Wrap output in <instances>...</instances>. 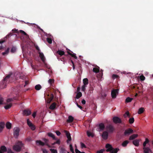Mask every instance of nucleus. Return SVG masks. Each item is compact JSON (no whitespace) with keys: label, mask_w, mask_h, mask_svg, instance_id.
I'll return each mask as SVG.
<instances>
[{"label":"nucleus","mask_w":153,"mask_h":153,"mask_svg":"<svg viewBox=\"0 0 153 153\" xmlns=\"http://www.w3.org/2000/svg\"><path fill=\"white\" fill-rule=\"evenodd\" d=\"M42 150L43 153H48V151L46 149H42Z\"/></svg>","instance_id":"nucleus-60"},{"label":"nucleus","mask_w":153,"mask_h":153,"mask_svg":"<svg viewBox=\"0 0 153 153\" xmlns=\"http://www.w3.org/2000/svg\"><path fill=\"white\" fill-rule=\"evenodd\" d=\"M149 141L148 138H146L145 141L143 142V147H146V144L148 143H149Z\"/></svg>","instance_id":"nucleus-22"},{"label":"nucleus","mask_w":153,"mask_h":153,"mask_svg":"<svg viewBox=\"0 0 153 153\" xmlns=\"http://www.w3.org/2000/svg\"><path fill=\"white\" fill-rule=\"evenodd\" d=\"M119 150L120 149L119 148L114 149L113 148V149L111 150V153H117Z\"/></svg>","instance_id":"nucleus-29"},{"label":"nucleus","mask_w":153,"mask_h":153,"mask_svg":"<svg viewBox=\"0 0 153 153\" xmlns=\"http://www.w3.org/2000/svg\"><path fill=\"white\" fill-rule=\"evenodd\" d=\"M128 143L129 141L128 140L125 141L123 143L122 145L123 147H126V146Z\"/></svg>","instance_id":"nucleus-36"},{"label":"nucleus","mask_w":153,"mask_h":153,"mask_svg":"<svg viewBox=\"0 0 153 153\" xmlns=\"http://www.w3.org/2000/svg\"><path fill=\"white\" fill-rule=\"evenodd\" d=\"M30 128L32 130H34L36 128L35 126L33 124L29 126Z\"/></svg>","instance_id":"nucleus-41"},{"label":"nucleus","mask_w":153,"mask_h":153,"mask_svg":"<svg viewBox=\"0 0 153 153\" xmlns=\"http://www.w3.org/2000/svg\"><path fill=\"white\" fill-rule=\"evenodd\" d=\"M12 106V104L11 103H10L9 104H7L4 106V108L5 109L7 110L10 108Z\"/></svg>","instance_id":"nucleus-27"},{"label":"nucleus","mask_w":153,"mask_h":153,"mask_svg":"<svg viewBox=\"0 0 153 153\" xmlns=\"http://www.w3.org/2000/svg\"><path fill=\"white\" fill-rule=\"evenodd\" d=\"M42 88L41 85L39 84H38L35 86V88L37 90H39Z\"/></svg>","instance_id":"nucleus-32"},{"label":"nucleus","mask_w":153,"mask_h":153,"mask_svg":"<svg viewBox=\"0 0 153 153\" xmlns=\"http://www.w3.org/2000/svg\"><path fill=\"white\" fill-rule=\"evenodd\" d=\"M67 151L63 147H61L60 148L59 150L60 153H67Z\"/></svg>","instance_id":"nucleus-23"},{"label":"nucleus","mask_w":153,"mask_h":153,"mask_svg":"<svg viewBox=\"0 0 153 153\" xmlns=\"http://www.w3.org/2000/svg\"><path fill=\"white\" fill-rule=\"evenodd\" d=\"M133 144L136 146H138L139 145V140H138L136 139L133 141Z\"/></svg>","instance_id":"nucleus-18"},{"label":"nucleus","mask_w":153,"mask_h":153,"mask_svg":"<svg viewBox=\"0 0 153 153\" xmlns=\"http://www.w3.org/2000/svg\"><path fill=\"white\" fill-rule=\"evenodd\" d=\"M8 153H14L12 150L10 149H8L7 151Z\"/></svg>","instance_id":"nucleus-55"},{"label":"nucleus","mask_w":153,"mask_h":153,"mask_svg":"<svg viewBox=\"0 0 153 153\" xmlns=\"http://www.w3.org/2000/svg\"><path fill=\"white\" fill-rule=\"evenodd\" d=\"M56 105H57L56 103L53 102L50 105L49 108L51 110H53L56 108Z\"/></svg>","instance_id":"nucleus-12"},{"label":"nucleus","mask_w":153,"mask_h":153,"mask_svg":"<svg viewBox=\"0 0 153 153\" xmlns=\"http://www.w3.org/2000/svg\"><path fill=\"white\" fill-rule=\"evenodd\" d=\"M23 144L21 141H18L16 143V145L13 146V150L17 152H19L23 146Z\"/></svg>","instance_id":"nucleus-1"},{"label":"nucleus","mask_w":153,"mask_h":153,"mask_svg":"<svg viewBox=\"0 0 153 153\" xmlns=\"http://www.w3.org/2000/svg\"><path fill=\"white\" fill-rule=\"evenodd\" d=\"M50 150L51 152V153H57V150L56 149H50Z\"/></svg>","instance_id":"nucleus-40"},{"label":"nucleus","mask_w":153,"mask_h":153,"mask_svg":"<svg viewBox=\"0 0 153 153\" xmlns=\"http://www.w3.org/2000/svg\"><path fill=\"white\" fill-rule=\"evenodd\" d=\"M69 146H70V151L73 153H74V149H73L72 145L71 144H70Z\"/></svg>","instance_id":"nucleus-48"},{"label":"nucleus","mask_w":153,"mask_h":153,"mask_svg":"<svg viewBox=\"0 0 153 153\" xmlns=\"http://www.w3.org/2000/svg\"><path fill=\"white\" fill-rule=\"evenodd\" d=\"M36 143H38L39 144V145L42 146H44L45 145V143H44L42 142L41 140H36Z\"/></svg>","instance_id":"nucleus-35"},{"label":"nucleus","mask_w":153,"mask_h":153,"mask_svg":"<svg viewBox=\"0 0 153 153\" xmlns=\"http://www.w3.org/2000/svg\"><path fill=\"white\" fill-rule=\"evenodd\" d=\"M119 77L118 75L116 74H113L112 76V78L113 79H115Z\"/></svg>","instance_id":"nucleus-53"},{"label":"nucleus","mask_w":153,"mask_h":153,"mask_svg":"<svg viewBox=\"0 0 153 153\" xmlns=\"http://www.w3.org/2000/svg\"><path fill=\"white\" fill-rule=\"evenodd\" d=\"M57 53L61 56H62L65 54V52L64 51L59 50L57 51Z\"/></svg>","instance_id":"nucleus-28"},{"label":"nucleus","mask_w":153,"mask_h":153,"mask_svg":"<svg viewBox=\"0 0 153 153\" xmlns=\"http://www.w3.org/2000/svg\"><path fill=\"white\" fill-rule=\"evenodd\" d=\"M134 120L133 117L130 118L129 119V123L130 124L133 123L134 122Z\"/></svg>","instance_id":"nucleus-39"},{"label":"nucleus","mask_w":153,"mask_h":153,"mask_svg":"<svg viewBox=\"0 0 153 153\" xmlns=\"http://www.w3.org/2000/svg\"><path fill=\"white\" fill-rule=\"evenodd\" d=\"M104 151V149H101L100 150L97 151L96 152V153H103Z\"/></svg>","instance_id":"nucleus-54"},{"label":"nucleus","mask_w":153,"mask_h":153,"mask_svg":"<svg viewBox=\"0 0 153 153\" xmlns=\"http://www.w3.org/2000/svg\"><path fill=\"white\" fill-rule=\"evenodd\" d=\"M105 148L107 149L106 151L107 152H111L113 149L112 146L109 144L108 143L106 145Z\"/></svg>","instance_id":"nucleus-7"},{"label":"nucleus","mask_w":153,"mask_h":153,"mask_svg":"<svg viewBox=\"0 0 153 153\" xmlns=\"http://www.w3.org/2000/svg\"><path fill=\"white\" fill-rule=\"evenodd\" d=\"M83 83L84 85H87L88 83V80L87 78H85L83 79Z\"/></svg>","instance_id":"nucleus-33"},{"label":"nucleus","mask_w":153,"mask_h":153,"mask_svg":"<svg viewBox=\"0 0 153 153\" xmlns=\"http://www.w3.org/2000/svg\"><path fill=\"white\" fill-rule=\"evenodd\" d=\"M27 125L29 126H31L33 124L29 120V119H27Z\"/></svg>","instance_id":"nucleus-46"},{"label":"nucleus","mask_w":153,"mask_h":153,"mask_svg":"<svg viewBox=\"0 0 153 153\" xmlns=\"http://www.w3.org/2000/svg\"><path fill=\"white\" fill-rule=\"evenodd\" d=\"M55 132L58 136H59L61 134V133L58 131H56Z\"/></svg>","instance_id":"nucleus-58"},{"label":"nucleus","mask_w":153,"mask_h":153,"mask_svg":"<svg viewBox=\"0 0 153 153\" xmlns=\"http://www.w3.org/2000/svg\"><path fill=\"white\" fill-rule=\"evenodd\" d=\"M13 99H14V98H8L7 100V102H10L13 101Z\"/></svg>","instance_id":"nucleus-51"},{"label":"nucleus","mask_w":153,"mask_h":153,"mask_svg":"<svg viewBox=\"0 0 153 153\" xmlns=\"http://www.w3.org/2000/svg\"><path fill=\"white\" fill-rule=\"evenodd\" d=\"M82 94L81 92H78L76 95V98L78 99L82 96Z\"/></svg>","instance_id":"nucleus-30"},{"label":"nucleus","mask_w":153,"mask_h":153,"mask_svg":"<svg viewBox=\"0 0 153 153\" xmlns=\"http://www.w3.org/2000/svg\"><path fill=\"white\" fill-rule=\"evenodd\" d=\"M75 147H76V149H75V151L76 153H81V152L79 150L77 149V147L76 145H75Z\"/></svg>","instance_id":"nucleus-52"},{"label":"nucleus","mask_w":153,"mask_h":153,"mask_svg":"<svg viewBox=\"0 0 153 153\" xmlns=\"http://www.w3.org/2000/svg\"><path fill=\"white\" fill-rule=\"evenodd\" d=\"M48 82L51 85L54 82V80L53 79H49Z\"/></svg>","instance_id":"nucleus-42"},{"label":"nucleus","mask_w":153,"mask_h":153,"mask_svg":"<svg viewBox=\"0 0 153 153\" xmlns=\"http://www.w3.org/2000/svg\"><path fill=\"white\" fill-rule=\"evenodd\" d=\"M106 129L109 133H112L115 130V128L114 126L111 124H109L106 126Z\"/></svg>","instance_id":"nucleus-2"},{"label":"nucleus","mask_w":153,"mask_h":153,"mask_svg":"<svg viewBox=\"0 0 153 153\" xmlns=\"http://www.w3.org/2000/svg\"><path fill=\"white\" fill-rule=\"evenodd\" d=\"M144 110V108L143 107L140 108L139 109L138 113L139 114H141L143 112Z\"/></svg>","instance_id":"nucleus-25"},{"label":"nucleus","mask_w":153,"mask_h":153,"mask_svg":"<svg viewBox=\"0 0 153 153\" xmlns=\"http://www.w3.org/2000/svg\"><path fill=\"white\" fill-rule=\"evenodd\" d=\"M138 136V135L137 134H133L131 135L129 138V140H134L135 138H137Z\"/></svg>","instance_id":"nucleus-17"},{"label":"nucleus","mask_w":153,"mask_h":153,"mask_svg":"<svg viewBox=\"0 0 153 153\" xmlns=\"http://www.w3.org/2000/svg\"><path fill=\"white\" fill-rule=\"evenodd\" d=\"M53 94H51L50 96V101H51V100H52L53 99Z\"/></svg>","instance_id":"nucleus-57"},{"label":"nucleus","mask_w":153,"mask_h":153,"mask_svg":"<svg viewBox=\"0 0 153 153\" xmlns=\"http://www.w3.org/2000/svg\"><path fill=\"white\" fill-rule=\"evenodd\" d=\"M39 57L41 59L43 62H44L45 61V58L44 54L43 53L41 52H39Z\"/></svg>","instance_id":"nucleus-14"},{"label":"nucleus","mask_w":153,"mask_h":153,"mask_svg":"<svg viewBox=\"0 0 153 153\" xmlns=\"http://www.w3.org/2000/svg\"><path fill=\"white\" fill-rule=\"evenodd\" d=\"M133 133V130L131 128H128L125 130L124 135L125 136H128Z\"/></svg>","instance_id":"nucleus-3"},{"label":"nucleus","mask_w":153,"mask_h":153,"mask_svg":"<svg viewBox=\"0 0 153 153\" xmlns=\"http://www.w3.org/2000/svg\"><path fill=\"white\" fill-rule=\"evenodd\" d=\"M10 75H8L5 77V78L4 79V80L3 82V84L5 83L6 82H7L8 79L10 78Z\"/></svg>","instance_id":"nucleus-15"},{"label":"nucleus","mask_w":153,"mask_h":153,"mask_svg":"<svg viewBox=\"0 0 153 153\" xmlns=\"http://www.w3.org/2000/svg\"><path fill=\"white\" fill-rule=\"evenodd\" d=\"M5 124L3 122H0V132H1L4 128Z\"/></svg>","instance_id":"nucleus-16"},{"label":"nucleus","mask_w":153,"mask_h":153,"mask_svg":"<svg viewBox=\"0 0 153 153\" xmlns=\"http://www.w3.org/2000/svg\"><path fill=\"white\" fill-rule=\"evenodd\" d=\"M68 53L69 55H70L72 57H74L75 59H77V57L76 56V55L75 53H71L69 52V51H68Z\"/></svg>","instance_id":"nucleus-31"},{"label":"nucleus","mask_w":153,"mask_h":153,"mask_svg":"<svg viewBox=\"0 0 153 153\" xmlns=\"http://www.w3.org/2000/svg\"><path fill=\"white\" fill-rule=\"evenodd\" d=\"M93 71L94 72L97 73L99 72L100 70L99 68L98 67H97L94 68L93 70Z\"/></svg>","instance_id":"nucleus-26"},{"label":"nucleus","mask_w":153,"mask_h":153,"mask_svg":"<svg viewBox=\"0 0 153 153\" xmlns=\"http://www.w3.org/2000/svg\"><path fill=\"white\" fill-rule=\"evenodd\" d=\"M29 83V82L28 81L26 80L25 82V85H24V86L25 87L26 85H27Z\"/></svg>","instance_id":"nucleus-61"},{"label":"nucleus","mask_w":153,"mask_h":153,"mask_svg":"<svg viewBox=\"0 0 153 153\" xmlns=\"http://www.w3.org/2000/svg\"><path fill=\"white\" fill-rule=\"evenodd\" d=\"M143 153H152V151L149 147H144L143 148Z\"/></svg>","instance_id":"nucleus-9"},{"label":"nucleus","mask_w":153,"mask_h":153,"mask_svg":"<svg viewBox=\"0 0 153 153\" xmlns=\"http://www.w3.org/2000/svg\"><path fill=\"white\" fill-rule=\"evenodd\" d=\"M20 32L21 33L23 34L24 35H25L26 36H28V35L27 34V33H26L24 31L22 30H20Z\"/></svg>","instance_id":"nucleus-50"},{"label":"nucleus","mask_w":153,"mask_h":153,"mask_svg":"<svg viewBox=\"0 0 153 153\" xmlns=\"http://www.w3.org/2000/svg\"><path fill=\"white\" fill-rule=\"evenodd\" d=\"M76 104L77 106V107H78L79 108L81 109H82V107L80 105H78V103L77 102H76Z\"/></svg>","instance_id":"nucleus-62"},{"label":"nucleus","mask_w":153,"mask_h":153,"mask_svg":"<svg viewBox=\"0 0 153 153\" xmlns=\"http://www.w3.org/2000/svg\"><path fill=\"white\" fill-rule=\"evenodd\" d=\"M74 120V118L71 116H69L68 117V119L67 120V122L68 123L72 122Z\"/></svg>","instance_id":"nucleus-13"},{"label":"nucleus","mask_w":153,"mask_h":153,"mask_svg":"<svg viewBox=\"0 0 153 153\" xmlns=\"http://www.w3.org/2000/svg\"><path fill=\"white\" fill-rule=\"evenodd\" d=\"M43 140L45 142V144L46 145H47V146H48L49 148L51 147V146L48 144V143L49 142L48 140L44 138L43 139Z\"/></svg>","instance_id":"nucleus-24"},{"label":"nucleus","mask_w":153,"mask_h":153,"mask_svg":"<svg viewBox=\"0 0 153 153\" xmlns=\"http://www.w3.org/2000/svg\"><path fill=\"white\" fill-rule=\"evenodd\" d=\"M48 136L52 137L53 140H56V139L55 138L54 135L51 133H48Z\"/></svg>","instance_id":"nucleus-20"},{"label":"nucleus","mask_w":153,"mask_h":153,"mask_svg":"<svg viewBox=\"0 0 153 153\" xmlns=\"http://www.w3.org/2000/svg\"><path fill=\"white\" fill-rule=\"evenodd\" d=\"M113 122L115 124L121 123H122L121 119L117 117H114L113 118Z\"/></svg>","instance_id":"nucleus-6"},{"label":"nucleus","mask_w":153,"mask_h":153,"mask_svg":"<svg viewBox=\"0 0 153 153\" xmlns=\"http://www.w3.org/2000/svg\"><path fill=\"white\" fill-rule=\"evenodd\" d=\"M118 89H113L111 92V95L112 98L114 99L116 98L117 94L118 93Z\"/></svg>","instance_id":"nucleus-5"},{"label":"nucleus","mask_w":153,"mask_h":153,"mask_svg":"<svg viewBox=\"0 0 153 153\" xmlns=\"http://www.w3.org/2000/svg\"><path fill=\"white\" fill-rule=\"evenodd\" d=\"M99 127L100 130H103L105 128V126L103 123H101L99 125Z\"/></svg>","instance_id":"nucleus-21"},{"label":"nucleus","mask_w":153,"mask_h":153,"mask_svg":"<svg viewBox=\"0 0 153 153\" xmlns=\"http://www.w3.org/2000/svg\"><path fill=\"white\" fill-rule=\"evenodd\" d=\"M87 135L88 137H90L91 136L92 137H93V135L92 134L91 132L88 131H87Z\"/></svg>","instance_id":"nucleus-43"},{"label":"nucleus","mask_w":153,"mask_h":153,"mask_svg":"<svg viewBox=\"0 0 153 153\" xmlns=\"http://www.w3.org/2000/svg\"><path fill=\"white\" fill-rule=\"evenodd\" d=\"M86 102L85 100L83 99L82 100V103L83 104H85V103Z\"/></svg>","instance_id":"nucleus-64"},{"label":"nucleus","mask_w":153,"mask_h":153,"mask_svg":"<svg viewBox=\"0 0 153 153\" xmlns=\"http://www.w3.org/2000/svg\"><path fill=\"white\" fill-rule=\"evenodd\" d=\"M36 112H34L33 113V114H32V116L33 118H34L36 116Z\"/></svg>","instance_id":"nucleus-63"},{"label":"nucleus","mask_w":153,"mask_h":153,"mask_svg":"<svg viewBox=\"0 0 153 153\" xmlns=\"http://www.w3.org/2000/svg\"><path fill=\"white\" fill-rule=\"evenodd\" d=\"M56 144H58L59 145H60V141L59 139H58L57 140V141L55 142Z\"/></svg>","instance_id":"nucleus-59"},{"label":"nucleus","mask_w":153,"mask_h":153,"mask_svg":"<svg viewBox=\"0 0 153 153\" xmlns=\"http://www.w3.org/2000/svg\"><path fill=\"white\" fill-rule=\"evenodd\" d=\"M19 131L20 129L18 127L15 128L13 129V135L16 138H18L19 136Z\"/></svg>","instance_id":"nucleus-4"},{"label":"nucleus","mask_w":153,"mask_h":153,"mask_svg":"<svg viewBox=\"0 0 153 153\" xmlns=\"http://www.w3.org/2000/svg\"><path fill=\"white\" fill-rule=\"evenodd\" d=\"M86 85H83L82 87V91H85V89Z\"/></svg>","instance_id":"nucleus-56"},{"label":"nucleus","mask_w":153,"mask_h":153,"mask_svg":"<svg viewBox=\"0 0 153 153\" xmlns=\"http://www.w3.org/2000/svg\"><path fill=\"white\" fill-rule=\"evenodd\" d=\"M65 132L68 139L67 142V143H68V141H70L71 140V135L69 132L67 131H65Z\"/></svg>","instance_id":"nucleus-8"},{"label":"nucleus","mask_w":153,"mask_h":153,"mask_svg":"<svg viewBox=\"0 0 153 153\" xmlns=\"http://www.w3.org/2000/svg\"><path fill=\"white\" fill-rule=\"evenodd\" d=\"M31 114V111L29 109H26L24 110L23 114L24 115L28 116Z\"/></svg>","instance_id":"nucleus-11"},{"label":"nucleus","mask_w":153,"mask_h":153,"mask_svg":"<svg viewBox=\"0 0 153 153\" xmlns=\"http://www.w3.org/2000/svg\"><path fill=\"white\" fill-rule=\"evenodd\" d=\"M16 50V49L15 47H12L11 50V52L12 53H14L15 52Z\"/></svg>","instance_id":"nucleus-44"},{"label":"nucleus","mask_w":153,"mask_h":153,"mask_svg":"<svg viewBox=\"0 0 153 153\" xmlns=\"http://www.w3.org/2000/svg\"><path fill=\"white\" fill-rule=\"evenodd\" d=\"M12 124L9 122H7L6 125V128L8 129H10L11 128Z\"/></svg>","instance_id":"nucleus-19"},{"label":"nucleus","mask_w":153,"mask_h":153,"mask_svg":"<svg viewBox=\"0 0 153 153\" xmlns=\"http://www.w3.org/2000/svg\"><path fill=\"white\" fill-rule=\"evenodd\" d=\"M9 50L10 48H8L4 52H3L2 53V55L4 56L6 54H8L9 52Z\"/></svg>","instance_id":"nucleus-37"},{"label":"nucleus","mask_w":153,"mask_h":153,"mask_svg":"<svg viewBox=\"0 0 153 153\" xmlns=\"http://www.w3.org/2000/svg\"><path fill=\"white\" fill-rule=\"evenodd\" d=\"M47 41L49 44H51L52 43V40L50 38H47Z\"/></svg>","instance_id":"nucleus-45"},{"label":"nucleus","mask_w":153,"mask_h":153,"mask_svg":"<svg viewBox=\"0 0 153 153\" xmlns=\"http://www.w3.org/2000/svg\"><path fill=\"white\" fill-rule=\"evenodd\" d=\"M80 144L81 148H86V146L83 143L81 142L80 143Z\"/></svg>","instance_id":"nucleus-47"},{"label":"nucleus","mask_w":153,"mask_h":153,"mask_svg":"<svg viewBox=\"0 0 153 153\" xmlns=\"http://www.w3.org/2000/svg\"><path fill=\"white\" fill-rule=\"evenodd\" d=\"M145 79V77L143 75H141L140 76V79L141 81L144 80Z\"/></svg>","instance_id":"nucleus-49"},{"label":"nucleus","mask_w":153,"mask_h":153,"mask_svg":"<svg viewBox=\"0 0 153 153\" xmlns=\"http://www.w3.org/2000/svg\"><path fill=\"white\" fill-rule=\"evenodd\" d=\"M108 132L107 131L103 132L102 136L103 139L106 140L108 139Z\"/></svg>","instance_id":"nucleus-10"},{"label":"nucleus","mask_w":153,"mask_h":153,"mask_svg":"<svg viewBox=\"0 0 153 153\" xmlns=\"http://www.w3.org/2000/svg\"><path fill=\"white\" fill-rule=\"evenodd\" d=\"M133 100V98L128 97L126 100V102H131Z\"/></svg>","instance_id":"nucleus-34"},{"label":"nucleus","mask_w":153,"mask_h":153,"mask_svg":"<svg viewBox=\"0 0 153 153\" xmlns=\"http://www.w3.org/2000/svg\"><path fill=\"white\" fill-rule=\"evenodd\" d=\"M124 117L125 118H126L127 116L130 117V115L129 112L128 111L126 112L124 114Z\"/></svg>","instance_id":"nucleus-38"}]
</instances>
